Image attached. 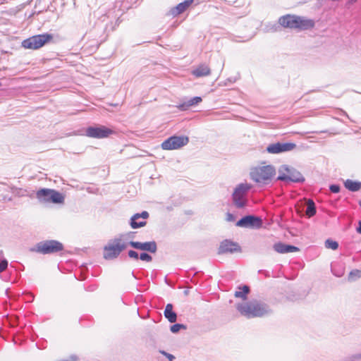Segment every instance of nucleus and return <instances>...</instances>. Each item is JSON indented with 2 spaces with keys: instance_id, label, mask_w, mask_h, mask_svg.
Masks as SVG:
<instances>
[{
  "instance_id": "9d476101",
  "label": "nucleus",
  "mask_w": 361,
  "mask_h": 361,
  "mask_svg": "<svg viewBox=\"0 0 361 361\" xmlns=\"http://www.w3.org/2000/svg\"><path fill=\"white\" fill-rule=\"evenodd\" d=\"M189 142L187 136H171L161 143V148L164 150H173L185 146Z\"/></svg>"
},
{
  "instance_id": "4be33fe9",
  "label": "nucleus",
  "mask_w": 361,
  "mask_h": 361,
  "mask_svg": "<svg viewBox=\"0 0 361 361\" xmlns=\"http://www.w3.org/2000/svg\"><path fill=\"white\" fill-rule=\"evenodd\" d=\"M164 317L168 319V321L171 323H173L176 321L177 314L175 312L173 311V305L169 303L166 305L164 312Z\"/></svg>"
},
{
  "instance_id": "a211bd4d",
  "label": "nucleus",
  "mask_w": 361,
  "mask_h": 361,
  "mask_svg": "<svg viewBox=\"0 0 361 361\" xmlns=\"http://www.w3.org/2000/svg\"><path fill=\"white\" fill-rule=\"evenodd\" d=\"M194 0H185L178 4L170 10V13L173 16H177L183 13L192 3Z\"/></svg>"
},
{
  "instance_id": "f257e3e1",
  "label": "nucleus",
  "mask_w": 361,
  "mask_h": 361,
  "mask_svg": "<svg viewBox=\"0 0 361 361\" xmlns=\"http://www.w3.org/2000/svg\"><path fill=\"white\" fill-rule=\"evenodd\" d=\"M276 173L273 165L257 166L251 169L250 176L259 185H266L271 182Z\"/></svg>"
},
{
  "instance_id": "6e6552de",
  "label": "nucleus",
  "mask_w": 361,
  "mask_h": 361,
  "mask_svg": "<svg viewBox=\"0 0 361 361\" xmlns=\"http://www.w3.org/2000/svg\"><path fill=\"white\" fill-rule=\"evenodd\" d=\"M63 250V245L61 243L54 240H45L38 243L35 247L30 250L42 255L53 254Z\"/></svg>"
},
{
  "instance_id": "473e14b6",
  "label": "nucleus",
  "mask_w": 361,
  "mask_h": 361,
  "mask_svg": "<svg viewBox=\"0 0 361 361\" xmlns=\"http://www.w3.org/2000/svg\"><path fill=\"white\" fill-rule=\"evenodd\" d=\"M329 189L332 192L337 193L340 191V186L338 185H331Z\"/></svg>"
},
{
  "instance_id": "4468645a",
  "label": "nucleus",
  "mask_w": 361,
  "mask_h": 361,
  "mask_svg": "<svg viewBox=\"0 0 361 361\" xmlns=\"http://www.w3.org/2000/svg\"><path fill=\"white\" fill-rule=\"evenodd\" d=\"M128 245L135 249L149 252L151 253H155L157 250V245L155 241H149L145 243L130 241Z\"/></svg>"
},
{
  "instance_id": "aec40b11",
  "label": "nucleus",
  "mask_w": 361,
  "mask_h": 361,
  "mask_svg": "<svg viewBox=\"0 0 361 361\" xmlns=\"http://www.w3.org/2000/svg\"><path fill=\"white\" fill-rule=\"evenodd\" d=\"M193 75L197 78L207 76L210 75V68L205 63H202L194 68L192 71Z\"/></svg>"
},
{
  "instance_id": "7ed1b4c3",
  "label": "nucleus",
  "mask_w": 361,
  "mask_h": 361,
  "mask_svg": "<svg viewBox=\"0 0 361 361\" xmlns=\"http://www.w3.org/2000/svg\"><path fill=\"white\" fill-rule=\"evenodd\" d=\"M279 23L284 27L298 28L300 30L312 28L314 25L312 20L291 15L281 17L279 18Z\"/></svg>"
},
{
  "instance_id": "39448f33",
  "label": "nucleus",
  "mask_w": 361,
  "mask_h": 361,
  "mask_svg": "<svg viewBox=\"0 0 361 361\" xmlns=\"http://www.w3.org/2000/svg\"><path fill=\"white\" fill-rule=\"evenodd\" d=\"M277 180L285 182L303 183L304 176L300 171L288 165H281L279 169Z\"/></svg>"
},
{
  "instance_id": "2f4dec72",
  "label": "nucleus",
  "mask_w": 361,
  "mask_h": 361,
  "mask_svg": "<svg viewBox=\"0 0 361 361\" xmlns=\"http://www.w3.org/2000/svg\"><path fill=\"white\" fill-rule=\"evenodd\" d=\"M128 255L129 257H130V258H133L135 259H138V258H139L138 253L134 250H129L128 252Z\"/></svg>"
},
{
  "instance_id": "7c9ffc66",
  "label": "nucleus",
  "mask_w": 361,
  "mask_h": 361,
  "mask_svg": "<svg viewBox=\"0 0 361 361\" xmlns=\"http://www.w3.org/2000/svg\"><path fill=\"white\" fill-rule=\"evenodd\" d=\"M160 353L166 357L169 361H173L175 360V357L172 354L164 350H160Z\"/></svg>"
},
{
  "instance_id": "9b49d317",
  "label": "nucleus",
  "mask_w": 361,
  "mask_h": 361,
  "mask_svg": "<svg viewBox=\"0 0 361 361\" xmlns=\"http://www.w3.org/2000/svg\"><path fill=\"white\" fill-rule=\"evenodd\" d=\"M296 148V145L293 142H275L269 145L267 147V152L269 154H280L290 152Z\"/></svg>"
},
{
  "instance_id": "dca6fc26",
  "label": "nucleus",
  "mask_w": 361,
  "mask_h": 361,
  "mask_svg": "<svg viewBox=\"0 0 361 361\" xmlns=\"http://www.w3.org/2000/svg\"><path fill=\"white\" fill-rule=\"evenodd\" d=\"M240 247L238 243L231 241L229 240H225L222 241L220 244L219 248V253L223 254L226 252H234L236 251H240Z\"/></svg>"
},
{
  "instance_id": "b1692460",
  "label": "nucleus",
  "mask_w": 361,
  "mask_h": 361,
  "mask_svg": "<svg viewBox=\"0 0 361 361\" xmlns=\"http://www.w3.org/2000/svg\"><path fill=\"white\" fill-rule=\"evenodd\" d=\"M316 214V207L314 201L309 199L307 202L306 215L309 217L314 216Z\"/></svg>"
},
{
  "instance_id": "393cba45",
  "label": "nucleus",
  "mask_w": 361,
  "mask_h": 361,
  "mask_svg": "<svg viewBox=\"0 0 361 361\" xmlns=\"http://www.w3.org/2000/svg\"><path fill=\"white\" fill-rule=\"evenodd\" d=\"M249 287L247 286H243V288H239V290L235 291V296L236 298H240L242 299L246 298V295L249 293Z\"/></svg>"
},
{
  "instance_id": "f03ea898",
  "label": "nucleus",
  "mask_w": 361,
  "mask_h": 361,
  "mask_svg": "<svg viewBox=\"0 0 361 361\" xmlns=\"http://www.w3.org/2000/svg\"><path fill=\"white\" fill-rule=\"evenodd\" d=\"M236 309L247 318L263 317L271 312L267 305L257 301L238 304Z\"/></svg>"
},
{
  "instance_id": "412c9836",
  "label": "nucleus",
  "mask_w": 361,
  "mask_h": 361,
  "mask_svg": "<svg viewBox=\"0 0 361 361\" xmlns=\"http://www.w3.org/2000/svg\"><path fill=\"white\" fill-rule=\"evenodd\" d=\"M202 101V98L200 97H195L193 98H191L190 99H188L187 101H185L178 105H177V108L180 109V111H186L188 110L190 106H195L198 104Z\"/></svg>"
},
{
  "instance_id": "a878e982",
  "label": "nucleus",
  "mask_w": 361,
  "mask_h": 361,
  "mask_svg": "<svg viewBox=\"0 0 361 361\" xmlns=\"http://www.w3.org/2000/svg\"><path fill=\"white\" fill-rule=\"evenodd\" d=\"M325 247L327 249H331V250H336L338 249V243L335 241V240H333L331 239H327L325 243Z\"/></svg>"
},
{
  "instance_id": "5701e85b",
  "label": "nucleus",
  "mask_w": 361,
  "mask_h": 361,
  "mask_svg": "<svg viewBox=\"0 0 361 361\" xmlns=\"http://www.w3.org/2000/svg\"><path fill=\"white\" fill-rule=\"evenodd\" d=\"M344 185L345 188L351 192H356L360 190L361 188V182L360 181H354L350 179H347L344 182Z\"/></svg>"
},
{
  "instance_id": "423d86ee",
  "label": "nucleus",
  "mask_w": 361,
  "mask_h": 361,
  "mask_svg": "<svg viewBox=\"0 0 361 361\" xmlns=\"http://www.w3.org/2000/svg\"><path fill=\"white\" fill-rule=\"evenodd\" d=\"M128 244L121 238L114 239L104 247V258L106 259L116 258L127 247Z\"/></svg>"
},
{
  "instance_id": "cd10ccee",
  "label": "nucleus",
  "mask_w": 361,
  "mask_h": 361,
  "mask_svg": "<svg viewBox=\"0 0 361 361\" xmlns=\"http://www.w3.org/2000/svg\"><path fill=\"white\" fill-rule=\"evenodd\" d=\"M361 276V271L355 269L350 272L349 279L353 280L354 277L360 278Z\"/></svg>"
},
{
  "instance_id": "0eeeda50",
  "label": "nucleus",
  "mask_w": 361,
  "mask_h": 361,
  "mask_svg": "<svg viewBox=\"0 0 361 361\" xmlns=\"http://www.w3.org/2000/svg\"><path fill=\"white\" fill-rule=\"evenodd\" d=\"M252 185L247 183H242L236 186L233 195V202L237 208H243L247 205V200L246 198L248 191Z\"/></svg>"
},
{
  "instance_id": "e433bc0d",
  "label": "nucleus",
  "mask_w": 361,
  "mask_h": 361,
  "mask_svg": "<svg viewBox=\"0 0 361 361\" xmlns=\"http://www.w3.org/2000/svg\"><path fill=\"white\" fill-rule=\"evenodd\" d=\"M357 0H350L351 4L355 3Z\"/></svg>"
},
{
  "instance_id": "4c0bfd02",
  "label": "nucleus",
  "mask_w": 361,
  "mask_h": 361,
  "mask_svg": "<svg viewBox=\"0 0 361 361\" xmlns=\"http://www.w3.org/2000/svg\"><path fill=\"white\" fill-rule=\"evenodd\" d=\"M359 205L361 207V200L359 202Z\"/></svg>"
},
{
  "instance_id": "f8f14e48",
  "label": "nucleus",
  "mask_w": 361,
  "mask_h": 361,
  "mask_svg": "<svg viewBox=\"0 0 361 361\" xmlns=\"http://www.w3.org/2000/svg\"><path fill=\"white\" fill-rule=\"evenodd\" d=\"M113 130L104 126L89 127L85 130V135L93 138H104L112 134Z\"/></svg>"
},
{
  "instance_id": "20e7f679",
  "label": "nucleus",
  "mask_w": 361,
  "mask_h": 361,
  "mask_svg": "<svg viewBox=\"0 0 361 361\" xmlns=\"http://www.w3.org/2000/svg\"><path fill=\"white\" fill-rule=\"evenodd\" d=\"M36 197L42 204H63L65 200V197L62 193L49 188H42L37 190L36 192Z\"/></svg>"
},
{
  "instance_id": "ddd939ff",
  "label": "nucleus",
  "mask_w": 361,
  "mask_h": 361,
  "mask_svg": "<svg viewBox=\"0 0 361 361\" xmlns=\"http://www.w3.org/2000/svg\"><path fill=\"white\" fill-rule=\"evenodd\" d=\"M236 226L243 228H259L262 226V219L259 216L247 215L240 219Z\"/></svg>"
},
{
  "instance_id": "c756f323",
  "label": "nucleus",
  "mask_w": 361,
  "mask_h": 361,
  "mask_svg": "<svg viewBox=\"0 0 361 361\" xmlns=\"http://www.w3.org/2000/svg\"><path fill=\"white\" fill-rule=\"evenodd\" d=\"M8 267V261L3 259L0 262V273L4 271Z\"/></svg>"
},
{
  "instance_id": "bb28decb",
  "label": "nucleus",
  "mask_w": 361,
  "mask_h": 361,
  "mask_svg": "<svg viewBox=\"0 0 361 361\" xmlns=\"http://www.w3.org/2000/svg\"><path fill=\"white\" fill-rule=\"evenodd\" d=\"M170 329L172 333H177L180 329H186V326L181 324H175L171 326Z\"/></svg>"
},
{
  "instance_id": "72a5a7b5",
  "label": "nucleus",
  "mask_w": 361,
  "mask_h": 361,
  "mask_svg": "<svg viewBox=\"0 0 361 361\" xmlns=\"http://www.w3.org/2000/svg\"><path fill=\"white\" fill-rule=\"evenodd\" d=\"M235 220V217L233 214H232L231 213L226 214V221H228L229 222H232V221H234Z\"/></svg>"
},
{
  "instance_id": "f3484780",
  "label": "nucleus",
  "mask_w": 361,
  "mask_h": 361,
  "mask_svg": "<svg viewBox=\"0 0 361 361\" xmlns=\"http://www.w3.org/2000/svg\"><path fill=\"white\" fill-rule=\"evenodd\" d=\"M87 35L89 38H92V39L97 43H102L106 39L104 36V29L100 25H96Z\"/></svg>"
},
{
  "instance_id": "1a4fd4ad",
  "label": "nucleus",
  "mask_w": 361,
  "mask_h": 361,
  "mask_svg": "<svg viewBox=\"0 0 361 361\" xmlns=\"http://www.w3.org/2000/svg\"><path fill=\"white\" fill-rule=\"evenodd\" d=\"M53 39L51 34L45 33L30 37L22 42V47L25 49H37Z\"/></svg>"
},
{
  "instance_id": "c85d7f7f",
  "label": "nucleus",
  "mask_w": 361,
  "mask_h": 361,
  "mask_svg": "<svg viewBox=\"0 0 361 361\" xmlns=\"http://www.w3.org/2000/svg\"><path fill=\"white\" fill-rule=\"evenodd\" d=\"M139 258L142 261H146L148 262L152 260V256H150L149 254L146 252L141 253Z\"/></svg>"
},
{
  "instance_id": "2eb2a0df",
  "label": "nucleus",
  "mask_w": 361,
  "mask_h": 361,
  "mask_svg": "<svg viewBox=\"0 0 361 361\" xmlns=\"http://www.w3.org/2000/svg\"><path fill=\"white\" fill-rule=\"evenodd\" d=\"M149 217V213L146 211H143L142 213L135 214L130 218V226L133 228H137L145 226L147 224L145 219Z\"/></svg>"
},
{
  "instance_id": "c9c22d12",
  "label": "nucleus",
  "mask_w": 361,
  "mask_h": 361,
  "mask_svg": "<svg viewBox=\"0 0 361 361\" xmlns=\"http://www.w3.org/2000/svg\"><path fill=\"white\" fill-rule=\"evenodd\" d=\"M71 360H73V361H75L77 360V357L75 356V355H73L71 357Z\"/></svg>"
},
{
  "instance_id": "6ab92c4d",
  "label": "nucleus",
  "mask_w": 361,
  "mask_h": 361,
  "mask_svg": "<svg viewBox=\"0 0 361 361\" xmlns=\"http://www.w3.org/2000/svg\"><path fill=\"white\" fill-rule=\"evenodd\" d=\"M274 249L276 252L279 253L294 252L299 250L298 247L295 246L286 245L282 243H278L274 244Z\"/></svg>"
},
{
  "instance_id": "f704fd0d",
  "label": "nucleus",
  "mask_w": 361,
  "mask_h": 361,
  "mask_svg": "<svg viewBox=\"0 0 361 361\" xmlns=\"http://www.w3.org/2000/svg\"><path fill=\"white\" fill-rule=\"evenodd\" d=\"M356 231L358 233L361 234V220L358 222V226L356 228Z\"/></svg>"
}]
</instances>
